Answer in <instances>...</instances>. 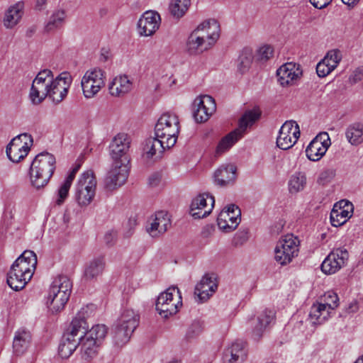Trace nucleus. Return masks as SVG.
Instances as JSON below:
<instances>
[{
	"mask_svg": "<svg viewBox=\"0 0 363 363\" xmlns=\"http://www.w3.org/2000/svg\"><path fill=\"white\" fill-rule=\"evenodd\" d=\"M220 25L215 19H208L197 26L190 33L186 50L190 55H199L211 50L220 37Z\"/></svg>",
	"mask_w": 363,
	"mask_h": 363,
	"instance_id": "obj_1",
	"label": "nucleus"
},
{
	"mask_svg": "<svg viewBox=\"0 0 363 363\" xmlns=\"http://www.w3.org/2000/svg\"><path fill=\"white\" fill-rule=\"evenodd\" d=\"M55 169V158L48 152H41L35 156L30 167L31 183L36 189L45 186Z\"/></svg>",
	"mask_w": 363,
	"mask_h": 363,
	"instance_id": "obj_2",
	"label": "nucleus"
},
{
	"mask_svg": "<svg viewBox=\"0 0 363 363\" xmlns=\"http://www.w3.org/2000/svg\"><path fill=\"white\" fill-rule=\"evenodd\" d=\"M106 334V325L98 324L93 326L85 335L78 338L77 343L83 359L89 361L96 357Z\"/></svg>",
	"mask_w": 363,
	"mask_h": 363,
	"instance_id": "obj_3",
	"label": "nucleus"
},
{
	"mask_svg": "<svg viewBox=\"0 0 363 363\" xmlns=\"http://www.w3.org/2000/svg\"><path fill=\"white\" fill-rule=\"evenodd\" d=\"M261 116V111L258 108L247 111L239 121L238 128L223 137L218 143L216 155L219 156L228 150L238 140H240L247 127L252 126Z\"/></svg>",
	"mask_w": 363,
	"mask_h": 363,
	"instance_id": "obj_4",
	"label": "nucleus"
},
{
	"mask_svg": "<svg viewBox=\"0 0 363 363\" xmlns=\"http://www.w3.org/2000/svg\"><path fill=\"white\" fill-rule=\"evenodd\" d=\"M180 131L178 116L171 112L164 113L155 126V135L165 141L167 147H173Z\"/></svg>",
	"mask_w": 363,
	"mask_h": 363,
	"instance_id": "obj_5",
	"label": "nucleus"
},
{
	"mask_svg": "<svg viewBox=\"0 0 363 363\" xmlns=\"http://www.w3.org/2000/svg\"><path fill=\"white\" fill-rule=\"evenodd\" d=\"M300 240L293 234L283 236L274 250V259L281 265H286L296 257L299 252Z\"/></svg>",
	"mask_w": 363,
	"mask_h": 363,
	"instance_id": "obj_6",
	"label": "nucleus"
},
{
	"mask_svg": "<svg viewBox=\"0 0 363 363\" xmlns=\"http://www.w3.org/2000/svg\"><path fill=\"white\" fill-rule=\"evenodd\" d=\"M182 305L179 289L172 286L160 294L156 301V310L161 316L167 318L176 314Z\"/></svg>",
	"mask_w": 363,
	"mask_h": 363,
	"instance_id": "obj_7",
	"label": "nucleus"
},
{
	"mask_svg": "<svg viewBox=\"0 0 363 363\" xmlns=\"http://www.w3.org/2000/svg\"><path fill=\"white\" fill-rule=\"evenodd\" d=\"M96 179L91 170L84 172L75 189V199L80 206L91 203L96 194Z\"/></svg>",
	"mask_w": 363,
	"mask_h": 363,
	"instance_id": "obj_8",
	"label": "nucleus"
},
{
	"mask_svg": "<svg viewBox=\"0 0 363 363\" xmlns=\"http://www.w3.org/2000/svg\"><path fill=\"white\" fill-rule=\"evenodd\" d=\"M128 164L125 158L122 161H113L111 168L104 180V186L106 190L113 191L125 183L129 174Z\"/></svg>",
	"mask_w": 363,
	"mask_h": 363,
	"instance_id": "obj_9",
	"label": "nucleus"
},
{
	"mask_svg": "<svg viewBox=\"0 0 363 363\" xmlns=\"http://www.w3.org/2000/svg\"><path fill=\"white\" fill-rule=\"evenodd\" d=\"M32 145L33 138L30 135L21 134L9 143L6 150V155L11 162H20L28 155Z\"/></svg>",
	"mask_w": 363,
	"mask_h": 363,
	"instance_id": "obj_10",
	"label": "nucleus"
},
{
	"mask_svg": "<svg viewBox=\"0 0 363 363\" xmlns=\"http://www.w3.org/2000/svg\"><path fill=\"white\" fill-rule=\"evenodd\" d=\"M104 84V72L99 68L87 70L81 82L84 96L87 99L94 97Z\"/></svg>",
	"mask_w": 363,
	"mask_h": 363,
	"instance_id": "obj_11",
	"label": "nucleus"
},
{
	"mask_svg": "<svg viewBox=\"0 0 363 363\" xmlns=\"http://www.w3.org/2000/svg\"><path fill=\"white\" fill-rule=\"evenodd\" d=\"M300 137V129L296 121H287L281 127L277 138V145L280 149L292 147Z\"/></svg>",
	"mask_w": 363,
	"mask_h": 363,
	"instance_id": "obj_12",
	"label": "nucleus"
},
{
	"mask_svg": "<svg viewBox=\"0 0 363 363\" xmlns=\"http://www.w3.org/2000/svg\"><path fill=\"white\" fill-rule=\"evenodd\" d=\"M216 109V102L211 96H200L196 97L193 103V116L197 123H203L209 119Z\"/></svg>",
	"mask_w": 363,
	"mask_h": 363,
	"instance_id": "obj_13",
	"label": "nucleus"
},
{
	"mask_svg": "<svg viewBox=\"0 0 363 363\" xmlns=\"http://www.w3.org/2000/svg\"><path fill=\"white\" fill-rule=\"evenodd\" d=\"M241 211L238 206L231 204L219 213L217 223L220 229L225 233L234 230L241 220Z\"/></svg>",
	"mask_w": 363,
	"mask_h": 363,
	"instance_id": "obj_14",
	"label": "nucleus"
},
{
	"mask_svg": "<svg viewBox=\"0 0 363 363\" xmlns=\"http://www.w3.org/2000/svg\"><path fill=\"white\" fill-rule=\"evenodd\" d=\"M330 145L329 135L325 132L319 133L306 147L307 157L313 162L319 161L325 155Z\"/></svg>",
	"mask_w": 363,
	"mask_h": 363,
	"instance_id": "obj_15",
	"label": "nucleus"
},
{
	"mask_svg": "<svg viewBox=\"0 0 363 363\" xmlns=\"http://www.w3.org/2000/svg\"><path fill=\"white\" fill-rule=\"evenodd\" d=\"M349 258L347 250L337 248L332 251L321 264V270L326 274H333L339 271Z\"/></svg>",
	"mask_w": 363,
	"mask_h": 363,
	"instance_id": "obj_16",
	"label": "nucleus"
},
{
	"mask_svg": "<svg viewBox=\"0 0 363 363\" xmlns=\"http://www.w3.org/2000/svg\"><path fill=\"white\" fill-rule=\"evenodd\" d=\"M72 78L69 72L60 74L53 79L48 96L55 103L61 102L67 96Z\"/></svg>",
	"mask_w": 363,
	"mask_h": 363,
	"instance_id": "obj_17",
	"label": "nucleus"
},
{
	"mask_svg": "<svg viewBox=\"0 0 363 363\" xmlns=\"http://www.w3.org/2000/svg\"><path fill=\"white\" fill-rule=\"evenodd\" d=\"M300 65L287 62L281 65L277 71V79L282 86L294 85L302 76Z\"/></svg>",
	"mask_w": 363,
	"mask_h": 363,
	"instance_id": "obj_18",
	"label": "nucleus"
},
{
	"mask_svg": "<svg viewBox=\"0 0 363 363\" xmlns=\"http://www.w3.org/2000/svg\"><path fill=\"white\" fill-rule=\"evenodd\" d=\"M161 18L155 11H147L143 13L138 22L139 34L142 36H152L160 28Z\"/></svg>",
	"mask_w": 363,
	"mask_h": 363,
	"instance_id": "obj_19",
	"label": "nucleus"
},
{
	"mask_svg": "<svg viewBox=\"0 0 363 363\" xmlns=\"http://www.w3.org/2000/svg\"><path fill=\"white\" fill-rule=\"evenodd\" d=\"M171 227V220L167 212L158 211L148 220L147 232L152 238L163 235Z\"/></svg>",
	"mask_w": 363,
	"mask_h": 363,
	"instance_id": "obj_20",
	"label": "nucleus"
},
{
	"mask_svg": "<svg viewBox=\"0 0 363 363\" xmlns=\"http://www.w3.org/2000/svg\"><path fill=\"white\" fill-rule=\"evenodd\" d=\"M214 203L213 196L208 194H200L192 201L190 213L196 219L205 218L212 211Z\"/></svg>",
	"mask_w": 363,
	"mask_h": 363,
	"instance_id": "obj_21",
	"label": "nucleus"
},
{
	"mask_svg": "<svg viewBox=\"0 0 363 363\" xmlns=\"http://www.w3.org/2000/svg\"><path fill=\"white\" fill-rule=\"evenodd\" d=\"M130 138L125 133H119L113 139L110 145V155L113 161H122L125 158L129 162L127 154L130 145Z\"/></svg>",
	"mask_w": 363,
	"mask_h": 363,
	"instance_id": "obj_22",
	"label": "nucleus"
},
{
	"mask_svg": "<svg viewBox=\"0 0 363 363\" xmlns=\"http://www.w3.org/2000/svg\"><path fill=\"white\" fill-rule=\"evenodd\" d=\"M353 205L352 203L342 200L334 205L330 213V222L333 226H340L352 216Z\"/></svg>",
	"mask_w": 363,
	"mask_h": 363,
	"instance_id": "obj_23",
	"label": "nucleus"
},
{
	"mask_svg": "<svg viewBox=\"0 0 363 363\" xmlns=\"http://www.w3.org/2000/svg\"><path fill=\"white\" fill-rule=\"evenodd\" d=\"M87 313L86 310L82 308L77 315L72 320L69 328L65 332V335H68L73 339L78 340L79 337L85 335L89 330L88 323L85 319V314Z\"/></svg>",
	"mask_w": 363,
	"mask_h": 363,
	"instance_id": "obj_24",
	"label": "nucleus"
},
{
	"mask_svg": "<svg viewBox=\"0 0 363 363\" xmlns=\"http://www.w3.org/2000/svg\"><path fill=\"white\" fill-rule=\"evenodd\" d=\"M37 264L36 255L30 250L24 251L13 265L25 273L26 279L32 278Z\"/></svg>",
	"mask_w": 363,
	"mask_h": 363,
	"instance_id": "obj_25",
	"label": "nucleus"
},
{
	"mask_svg": "<svg viewBox=\"0 0 363 363\" xmlns=\"http://www.w3.org/2000/svg\"><path fill=\"white\" fill-rule=\"evenodd\" d=\"M217 287L216 279L208 274H206L196 286L194 294L201 302H203L215 293Z\"/></svg>",
	"mask_w": 363,
	"mask_h": 363,
	"instance_id": "obj_26",
	"label": "nucleus"
},
{
	"mask_svg": "<svg viewBox=\"0 0 363 363\" xmlns=\"http://www.w3.org/2000/svg\"><path fill=\"white\" fill-rule=\"evenodd\" d=\"M171 147L167 146L164 140L155 135V137L149 138L145 140L143 154L148 159L152 158L154 156L160 157L166 149Z\"/></svg>",
	"mask_w": 363,
	"mask_h": 363,
	"instance_id": "obj_27",
	"label": "nucleus"
},
{
	"mask_svg": "<svg viewBox=\"0 0 363 363\" xmlns=\"http://www.w3.org/2000/svg\"><path fill=\"white\" fill-rule=\"evenodd\" d=\"M24 4L21 1L11 6L6 11L3 23L6 28H13L21 21L23 15Z\"/></svg>",
	"mask_w": 363,
	"mask_h": 363,
	"instance_id": "obj_28",
	"label": "nucleus"
},
{
	"mask_svg": "<svg viewBox=\"0 0 363 363\" xmlns=\"http://www.w3.org/2000/svg\"><path fill=\"white\" fill-rule=\"evenodd\" d=\"M133 86V83L127 75H120L113 79L108 86L111 95L122 96L128 94Z\"/></svg>",
	"mask_w": 363,
	"mask_h": 363,
	"instance_id": "obj_29",
	"label": "nucleus"
},
{
	"mask_svg": "<svg viewBox=\"0 0 363 363\" xmlns=\"http://www.w3.org/2000/svg\"><path fill=\"white\" fill-rule=\"evenodd\" d=\"M245 357L244 344L234 342L224 351L223 361V363H240L244 361Z\"/></svg>",
	"mask_w": 363,
	"mask_h": 363,
	"instance_id": "obj_30",
	"label": "nucleus"
},
{
	"mask_svg": "<svg viewBox=\"0 0 363 363\" xmlns=\"http://www.w3.org/2000/svg\"><path fill=\"white\" fill-rule=\"evenodd\" d=\"M236 178V168L232 164L222 166L214 173L215 182L221 186L233 183Z\"/></svg>",
	"mask_w": 363,
	"mask_h": 363,
	"instance_id": "obj_31",
	"label": "nucleus"
},
{
	"mask_svg": "<svg viewBox=\"0 0 363 363\" xmlns=\"http://www.w3.org/2000/svg\"><path fill=\"white\" fill-rule=\"evenodd\" d=\"M31 342V334L25 328L18 329L14 335L13 342V352L17 355H21L28 349Z\"/></svg>",
	"mask_w": 363,
	"mask_h": 363,
	"instance_id": "obj_32",
	"label": "nucleus"
},
{
	"mask_svg": "<svg viewBox=\"0 0 363 363\" xmlns=\"http://www.w3.org/2000/svg\"><path fill=\"white\" fill-rule=\"evenodd\" d=\"M106 262L104 257L99 256L94 258L86 265L84 277L86 280H94L97 279L98 277L101 276L105 269Z\"/></svg>",
	"mask_w": 363,
	"mask_h": 363,
	"instance_id": "obj_33",
	"label": "nucleus"
},
{
	"mask_svg": "<svg viewBox=\"0 0 363 363\" xmlns=\"http://www.w3.org/2000/svg\"><path fill=\"white\" fill-rule=\"evenodd\" d=\"M345 138L352 146H359L363 143V123L354 122L345 129Z\"/></svg>",
	"mask_w": 363,
	"mask_h": 363,
	"instance_id": "obj_34",
	"label": "nucleus"
},
{
	"mask_svg": "<svg viewBox=\"0 0 363 363\" xmlns=\"http://www.w3.org/2000/svg\"><path fill=\"white\" fill-rule=\"evenodd\" d=\"M69 296L70 295L66 292L61 293L49 290L47 306L52 313L59 312L65 308Z\"/></svg>",
	"mask_w": 363,
	"mask_h": 363,
	"instance_id": "obj_35",
	"label": "nucleus"
},
{
	"mask_svg": "<svg viewBox=\"0 0 363 363\" xmlns=\"http://www.w3.org/2000/svg\"><path fill=\"white\" fill-rule=\"evenodd\" d=\"M52 83L40 82L32 83L29 97L32 104L35 105L42 103L49 94V90Z\"/></svg>",
	"mask_w": 363,
	"mask_h": 363,
	"instance_id": "obj_36",
	"label": "nucleus"
},
{
	"mask_svg": "<svg viewBox=\"0 0 363 363\" xmlns=\"http://www.w3.org/2000/svg\"><path fill=\"white\" fill-rule=\"evenodd\" d=\"M275 318V311L272 309H264L257 318V324L253 330L255 337H260L263 331Z\"/></svg>",
	"mask_w": 363,
	"mask_h": 363,
	"instance_id": "obj_37",
	"label": "nucleus"
},
{
	"mask_svg": "<svg viewBox=\"0 0 363 363\" xmlns=\"http://www.w3.org/2000/svg\"><path fill=\"white\" fill-rule=\"evenodd\" d=\"M191 6V0H171L169 4V11L175 19L182 18Z\"/></svg>",
	"mask_w": 363,
	"mask_h": 363,
	"instance_id": "obj_38",
	"label": "nucleus"
},
{
	"mask_svg": "<svg viewBox=\"0 0 363 363\" xmlns=\"http://www.w3.org/2000/svg\"><path fill=\"white\" fill-rule=\"evenodd\" d=\"M330 315V311L320 303H314L310 311L309 318L313 324H322Z\"/></svg>",
	"mask_w": 363,
	"mask_h": 363,
	"instance_id": "obj_39",
	"label": "nucleus"
},
{
	"mask_svg": "<svg viewBox=\"0 0 363 363\" xmlns=\"http://www.w3.org/2000/svg\"><path fill=\"white\" fill-rule=\"evenodd\" d=\"M77 347V340L65 334L59 345V355L63 359H67L76 350Z\"/></svg>",
	"mask_w": 363,
	"mask_h": 363,
	"instance_id": "obj_40",
	"label": "nucleus"
},
{
	"mask_svg": "<svg viewBox=\"0 0 363 363\" xmlns=\"http://www.w3.org/2000/svg\"><path fill=\"white\" fill-rule=\"evenodd\" d=\"M139 323V316L133 310H125L118 320V324L126 327L129 330H135Z\"/></svg>",
	"mask_w": 363,
	"mask_h": 363,
	"instance_id": "obj_41",
	"label": "nucleus"
},
{
	"mask_svg": "<svg viewBox=\"0 0 363 363\" xmlns=\"http://www.w3.org/2000/svg\"><path fill=\"white\" fill-rule=\"evenodd\" d=\"M72 282L69 278L65 275H59L52 281L49 290L71 294Z\"/></svg>",
	"mask_w": 363,
	"mask_h": 363,
	"instance_id": "obj_42",
	"label": "nucleus"
},
{
	"mask_svg": "<svg viewBox=\"0 0 363 363\" xmlns=\"http://www.w3.org/2000/svg\"><path fill=\"white\" fill-rule=\"evenodd\" d=\"M134 330H129L126 327L118 324L113 332V340L116 345L123 346L126 344Z\"/></svg>",
	"mask_w": 363,
	"mask_h": 363,
	"instance_id": "obj_43",
	"label": "nucleus"
},
{
	"mask_svg": "<svg viewBox=\"0 0 363 363\" xmlns=\"http://www.w3.org/2000/svg\"><path fill=\"white\" fill-rule=\"evenodd\" d=\"M29 281L30 279H26L25 276H21L10 271L7 275V284L14 291L23 289Z\"/></svg>",
	"mask_w": 363,
	"mask_h": 363,
	"instance_id": "obj_44",
	"label": "nucleus"
},
{
	"mask_svg": "<svg viewBox=\"0 0 363 363\" xmlns=\"http://www.w3.org/2000/svg\"><path fill=\"white\" fill-rule=\"evenodd\" d=\"M66 14L63 10H58L53 13L50 17V20L45 26L47 31H52L60 28L65 20Z\"/></svg>",
	"mask_w": 363,
	"mask_h": 363,
	"instance_id": "obj_45",
	"label": "nucleus"
},
{
	"mask_svg": "<svg viewBox=\"0 0 363 363\" xmlns=\"http://www.w3.org/2000/svg\"><path fill=\"white\" fill-rule=\"evenodd\" d=\"M306 184V177L304 174L297 172L293 174L289 180V191L296 193L303 189Z\"/></svg>",
	"mask_w": 363,
	"mask_h": 363,
	"instance_id": "obj_46",
	"label": "nucleus"
},
{
	"mask_svg": "<svg viewBox=\"0 0 363 363\" xmlns=\"http://www.w3.org/2000/svg\"><path fill=\"white\" fill-rule=\"evenodd\" d=\"M322 305L325 306L329 311L335 310L339 305V298L336 293L333 291H328L325 293L322 298Z\"/></svg>",
	"mask_w": 363,
	"mask_h": 363,
	"instance_id": "obj_47",
	"label": "nucleus"
},
{
	"mask_svg": "<svg viewBox=\"0 0 363 363\" xmlns=\"http://www.w3.org/2000/svg\"><path fill=\"white\" fill-rule=\"evenodd\" d=\"M341 58L342 55L339 50H332L327 53L323 60L328 64V66L333 70L338 65Z\"/></svg>",
	"mask_w": 363,
	"mask_h": 363,
	"instance_id": "obj_48",
	"label": "nucleus"
},
{
	"mask_svg": "<svg viewBox=\"0 0 363 363\" xmlns=\"http://www.w3.org/2000/svg\"><path fill=\"white\" fill-rule=\"evenodd\" d=\"M252 53L250 50L243 51L238 58V67L239 69L244 72L248 69L252 62Z\"/></svg>",
	"mask_w": 363,
	"mask_h": 363,
	"instance_id": "obj_49",
	"label": "nucleus"
},
{
	"mask_svg": "<svg viewBox=\"0 0 363 363\" xmlns=\"http://www.w3.org/2000/svg\"><path fill=\"white\" fill-rule=\"evenodd\" d=\"M72 182L66 179L64 181V182L60 186L59 190H58V198L56 201V203L57 205H61L64 203L65 199L67 197L69 194V190L71 187Z\"/></svg>",
	"mask_w": 363,
	"mask_h": 363,
	"instance_id": "obj_50",
	"label": "nucleus"
},
{
	"mask_svg": "<svg viewBox=\"0 0 363 363\" xmlns=\"http://www.w3.org/2000/svg\"><path fill=\"white\" fill-rule=\"evenodd\" d=\"M203 330L202 323L199 321H194L188 328L186 338L191 340L199 336Z\"/></svg>",
	"mask_w": 363,
	"mask_h": 363,
	"instance_id": "obj_51",
	"label": "nucleus"
},
{
	"mask_svg": "<svg viewBox=\"0 0 363 363\" xmlns=\"http://www.w3.org/2000/svg\"><path fill=\"white\" fill-rule=\"evenodd\" d=\"M54 75L52 74V72L50 69H43L38 72L34 80L33 81V83H40V82H47V84L49 83H53L54 79Z\"/></svg>",
	"mask_w": 363,
	"mask_h": 363,
	"instance_id": "obj_52",
	"label": "nucleus"
},
{
	"mask_svg": "<svg viewBox=\"0 0 363 363\" xmlns=\"http://www.w3.org/2000/svg\"><path fill=\"white\" fill-rule=\"evenodd\" d=\"M333 70L328 66V64L323 59L316 66V72L320 77H325Z\"/></svg>",
	"mask_w": 363,
	"mask_h": 363,
	"instance_id": "obj_53",
	"label": "nucleus"
},
{
	"mask_svg": "<svg viewBox=\"0 0 363 363\" xmlns=\"http://www.w3.org/2000/svg\"><path fill=\"white\" fill-rule=\"evenodd\" d=\"M259 57L261 60H267L273 55V48L270 45H264L258 51Z\"/></svg>",
	"mask_w": 363,
	"mask_h": 363,
	"instance_id": "obj_54",
	"label": "nucleus"
},
{
	"mask_svg": "<svg viewBox=\"0 0 363 363\" xmlns=\"http://www.w3.org/2000/svg\"><path fill=\"white\" fill-rule=\"evenodd\" d=\"M116 239V232L115 231H108L107 232L104 237V242L108 245H112L114 244Z\"/></svg>",
	"mask_w": 363,
	"mask_h": 363,
	"instance_id": "obj_55",
	"label": "nucleus"
},
{
	"mask_svg": "<svg viewBox=\"0 0 363 363\" xmlns=\"http://www.w3.org/2000/svg\"><path fill=\"white\" fill-rule=\"evenodd\" d=\"M331 0H310L311 4L317 9H321L327 6Z\"/></svg>",
	"mask_w": 363,
	"mask_h": 363,
	"instance_id": "obj_56",
	"label": "nucleus"
},
{
	"mask_svg": "<svg viewBox=\"0 0 363 363\" xmlns=\"http://www.w3.org/2000/svg\"><path fill=\"white\" fill-rule=\"evenodd\" d=\"M161 181V176L158 173H155L152 174L148 179V183L150 186H157L159 185Z\"/></svg>",
	"mask_w": 363,
	"mask_h": 363,
	"instance_id": "obj_57",
	"label": "nucleus"
},
{
	"mask_svg": "<svg viewBox=\"0 0 363 363\" xmlns=\"http://www.w3.org/2000/svg\"><path fill=\"white\" fill-rule=\"evenodd\" d=\"M81 167V164H76L72 169V171L70 172V173L69 174V175L66 177V179L70 181V182H73L74 177H75V175L77 174V172L79 171V168Z\"/></svg>",
	"mask_w": 363,
	"mask_h": 363,
	"instance_id": "obj_58",
	"label": "nucleus"
},
{
	"mask_svg": "<svg viewBox=\"0 0 363 363\" xmlns=\"http://www.w3.org/2000/svg\"><path fill=\"white\" fill-rule=\"evenodd\" d=\"M363 76V67L357 68L354 72L356 80H361V77Z\"/></svg>",
	"mask_w": 363,
	"mask_h": 363,
	"instance_id": "obj_59",
	"label": "nucleus"
},
{
	"mask_svg": "<svg viewBox=\"0 0 363 363\" xmlns=\"http://www.w3.org/2000/svg\"><path fill=\"white\" fill-rule=\"evenodd\" d=\"M359 0H342V1L348 6L353 7Z\"/></svg>",
	"mask_w": 363,
	"mask_h": 363,
	"instance_id": "obj_60",
	"label": "nucleus"
},
{
	"mask_svg": "<svg viewBox=\"0 0 363 363\" xmlns=\"http://www.w3.org/2000/svg\"><path fill=\"white\" fill-rule=\"evenodd\" d=\"M10 272H12L13 273H16V274L21 275V276H24V274H25V273L23 272H22L21 270H20L17 267H14V266L13 264H12V266L11 267Z\"/></svg>",
	"mask_w": 363,
	"mask_h": 363,
	"instance_id": "obj_61",
	"label": "nucleus"
},
{
	"mask_svg": "<svg viewBox=\"0 0 363 363\" xmlns=\"http://www.w3.org/2000/svg\"><path fill=\"white\" fill-rule=\"evenodd\" d=\"M101 60H103L104 62H106L108 59V56L107 55H105L104 53L101 54Z\"/></svg>",
	"mask_w": 363,
	"mask_h": 363,
	"instance_id": "obj_62",
	"label": "nucleus"
},
{
	"mask_svg": "<svg viewBox=\"0 0 363 363\" xmlns=\"http://www.w3.org/2000/svg\"><path fill=\"white\" fill-rule=\"evenodd\" d=\"M354 363H363V355L357 359Z\"/></svg>",
	"mask_w": 363,
	"mask_h": 363,
	"instance_id": "obj_63",
	"label": "nucleus"
},
{
	"mask_svg": "<svg viewBox=\"0 0 363 363\" xmlns=\"http://www.w3.org/2000/svg\"><path fill=\"white\" fill-rule=\"evenodd\" d=\"M129 223H130V225H136V220H135V219H133V220H129Z\"/></svg>",
	"mask_w": 363,
	"mask_h": 363,
	"instance_id": "obj_64",
	"label": "nucleus"
}]
</instances>
